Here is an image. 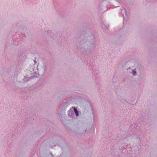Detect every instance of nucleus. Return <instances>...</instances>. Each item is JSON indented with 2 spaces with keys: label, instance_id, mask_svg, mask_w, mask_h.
Returning <instances> with one entry per match:
<instances>
[{
  "label": "nucleus",
  "instance_id": "nucleus-1",
  "mask_svg": "<svg viewBox=\"0 0 157 157\" xmlns=\"http://www.w3.org/2000/svg\"><path fill=\"white\" fill-rule=\"evenodd\" d=\"M74 110L75 112V113L76 115V116H78V111L77 110V109L75 108H74Z\"/></svg>",
  "mask_w": 157,
  "mask_h": 157
},
{
  "label": "nucleus",
  "instance_id": "nucleus-2",
  "mask_svg": "<svg viewBox=\"0 0 157 157\" xmlns=\"http://www.w3.org/2000/svg\"><path fill=\"white\" fill-rule=\"evenodd\" d=\"M136 70H134L132 72V74L133 75H135L136 74Z\"/></svg>",
  "mask_w": 157,
  "mask_h": 157
}]
</instances>
